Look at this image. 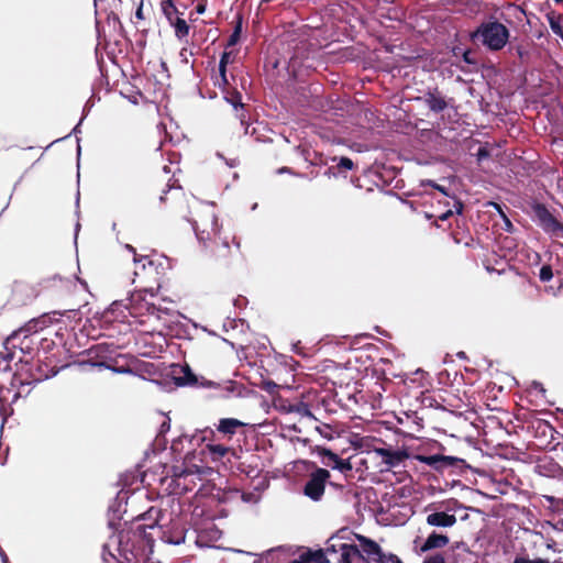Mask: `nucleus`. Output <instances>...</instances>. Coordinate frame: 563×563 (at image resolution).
I'll list each match as a JSON object with an SVG mask.
<instances>
[{"mask_svg":"<svg viewBox=\"0 0 563 563\" xmlns=\"http://www.w3.org/2000/svg\"><path fill=\"white\" fill-rule=\"evenodd\" d=\"M214 85H218L219 87H222V88L229 86V80L227 78V68H224L223 71L219 69V74L216 77Z\"/></svg>","mask_w":563,"mask_h":563,"instance_id":"nucleus-40","label":"nucleus"},{"mask_svg":"<svg viewBox=\"0 0 563 563\" xmlns=\"http://www.w3.org/2000/svg\"><path fill=\"white\" fill-rule=\"evenodd\" d=\"M399 561H400V559L396 554L384 553V558H382V561H377V563H398Z\"/></svg>","mask_w":563,"mask_h":563,"instance_id":"nucleus-45","label":"nucleus"},{"mask_svg":"<svg viewBox=\"0 0 563 563\" xmlns=\"http://www.w3.org/2000/svg\"><path fill=\"white\" fill-rule=\"evenodd\" d=\"M162 517L163 512L159 508L150 507L145 512L141 514L135 519L136 521H145V523H140L139 526H144L145 531H147V529H155L157 527L159 528Z\"/></svg>","mask_w":563,"mask_h":563,"instance_id":"nucleus-20","label":"nucleus"},{"mask_svg":"<svg viewBox=\"0 0 563 563\" xmlns=\"http://www.w3.org/2000/svg\"><path fill=\"white\" fill-rule=\"evenodd\" d=\"M532 209L539 225L547 233L563 238V224L550 212L545 205L536 203Z\"/></svg>","mask_w":563,"mask_h":563,"instance_id":"nucleus-10","label":"nucleus"},{"mask_svg":"<svg viewBox=\"0 0 563 563\" xmlns=\"http://www.w3.org/2000/svg\"><path fill=\"white\" fill-rule=\"evenodd\" d=\"M134 275L145 292L155 297L166 280L167 272L170 269L169 260L163 255L134 256Z\"/></svg>","mask_w":563,"mask_h":563,"instance_id":"nucleus-3","label":"nucleus"},{"mask_svg":"<svg viewBox=\"0 0 563 563\" xmlns=\"http://www.w3.org/2000/svg\"><path fill=\"white\" fill-rule=\"evenodd\" d=\"M192 475L194 473L191 471H181V473H176L175 479H173L174 490L177 494L191 490L195 486Z\"/></svg>","mask_w":563,"mask_h":563,"instance_id":"nucleus-21","label":"nucleus"},{"mask_svg":"<svg viewBox=\"0 0 563 563\" xmlns=\"http://www.w3.org/2000/svg\"><path fill=\"white\" fill-rule=\"evenodd\" d=\"M459 205H460V207H459V209H457V212H461V211H462V209H463V206H462L461 203H459Z\"/></svg>","mask_w":563,"mask_h":563,"instance_id":"nucleus-64","label":"nucleus"},{"mask_svg":"<svg viewBox=\"0 0 563 563\" xmlns=\"http://www.w3.org/2000/svg\"><path fill=\"white\" fill-rule=\"evenodd\" d=\"M514 563H551V562L549 560L542 559V558L530 559L529 556L518 555L515 558Z\"/></svg>","mask_w":563,"mask_h":563,"instance_id":"nucleus-36","label":"nucleus"},{"mask_svg":"<svg viewBox=\"0 0 563 563\" xmlns=\"http://www.w3.org/2000/svg\"><path fill=\"white\" fill-rule=\"evenodd\" d=\"M424 98L429 109L435 113L442 112L448 107L445 98L438 90V88L428 90L424 95Z\"/></svg>","mask_w":563,"mask_h":563,"instance_id":"nucleus-22","label":"nucleus"},{"mask_svg":"<svg viewBox=\"0 0 563 563\" xmlns=\"http://www.w3.org/2000/svg\"><path fill=\"white\" fill-rule=\"evenodd\" d=\"M229 63H230V53L223 52L220 57L219 69L223 71V69L227 68Z\"/></svg>","mask_w":563,"mask_h":563,"instance_id":"nucleus-46","label":"nucleus"},{"mask_svg":"<svg viewBox=\"0 0 563 563\" xmlns=\"http://www.w3.org/2000/svg\"><path fill=\"white\" fill-rule=\"evenodd\" d=\"M184 441L191 442V439L188 435H180L176 440L173 441L172 449L174 451H178L179 445L183 444Z\"/></svg>","mask_w":563,"mask_h":563,"instance_id":"nucleus-44","label":"nucleus"},{"mask_svg":"<svg viewBox=\"0 0 563 563\" xmlns=\"http://www.w3.org/2000/svg\"><path fill=\"white\" fill-rule=\"evenodd\" d=\"M21 286H22V284H20V283H15V284H14L13 292H14V294H15V292H18Z\"/></svg>","mask_w":563,"mask_h":563,"instance_id":"nucleus-60","label":"nucleus"},{"mask_svg":"<svg viewBox=\"0 0 563 563\" xmlns=\"http://www.w3.org/2000/svg\"><path fill=\"white\" fill-rule=\"evenodd\" d=\"M194 56V52L188 47H183L179 52V57L184 64H189V57Z\"/></svg>","mask_w":563,"mask_h":563,"instance_id":"nucleus-42","label":"nucleus"},{"mask_svg":"<svg viewBox=\"0 0 563 563\" xmlns=\"http://www.w3.org/2000/svg\"><path fill=\"white\" fill-rule=\"evenodd\" d=\"M197 238L216 260L223 263H228L234 254L240 252V243L235 236L223 230L216 217L210 221V229H197Z\"/></svg>","mask_w":563,"mask_h":563,"instance_id":"nucleus-2","label":"nucleus"},{"mask_svg":"<svg viewBox=\"0 0 563 563\" xmlns=\"http://www.w3.org/2000/svg\"><path fill=\"white\" fill-rule=\"evenodd\" d=\"M246 111L244 110L243 112L242 111H235V117L241 121V124H245L246 123Z\"/></svg>","mask_w":563,"mask_h":563,"instance_id":"nucleus-51","label":"nucleus"},{"mask_svg":"<svg viewBox=\"0 0 563 563\" xmlns=\"http://www.w3.org/2000/svg\"><path fill=\"white\" fill-rule=\"evenodd\" d=\"M19 339H20V335H14V336H12V338L8 339V340H7V343L12 342V346H13V347H15L16 345H15L14 341H15V340H19Z\"/></svg>","mask_w":563,"mask_h":563,"instance_id":"nucleus-56","label":"nucleus"},{"mask_svg":"<svg viewBox=\"0 0 563 563\" xmlns=\"http://www.w3.org/2000/svg\"><path fill=\"white\" fill-rule=\"evenodd\" d=\"M547 499L550 500L551 503H553L555 500L554 497H548V496H547Z\"/></svg>","mask_w":563,"mask_h":563,"instance_id":"nucleus-62","label":"nucleus"},{"mask_svg":"<svg viewBox=\"0 0 563 563\" xmlns=\"http://www.w3.org/2000/svg\"><path fill=\"white\" fill-rule=\"evenodd\" d=\"M227 101L231 103L235 111H244V104L242 103V96L239 91L234 90L225 97Z\"/></svg>","mask_w":563,"mask_h":563,"instance_id":"nucleus-31","label":"nucleus"},{"mask_svg":"<svg viewBox=\"0 0 563 563\" xmlns=\"http://www.w3.org/2000/svg\"><path fill=\"white\" fill-rule=\"evenodd\" d=\"M530 428L533 431L534 438L539 441L540 446L556 450L560 444L556 442L560 433L550 422L543 419H536L531 422Z\"/></svg>","mask_w":563,"mask_h":563,"instance_id":"nucleus-8","label":"nucleus"},{"mask_svg":"<svg viewBox=\"0 0 563 563\" xmlns=\"http://www.w3.org/2000/svg\"><path fill=\"white\" fill-rule=\"evenodd\" d=\"M291 563H310L308 560H295Z\"/></svg>","mask_w":563,"mask_h":563,"instance_id":"nucleus-61","label":"nucleus"},{"mask_svg":"<svg viewBox=\"0 0 563 563\" xmlns=\"http://www.w3.org/2000/svg\"><path fill=\"white\" fill-rule=\"evenodd\" d=\"M206 7H207L206 3H198L196 7V12L199 14L205 13Z\"/></svg>","mask_w":563,"mask_h":563,"instance_id":"nucleus-54","label":"nucleus"},{"mask_svg":"<svg viewBox=\"0 0 563 563\" xmlns=\"http://www.w3.org/2000/svg\"><path fill=\"white\" fill-rule=\"evenodd\" d=\"M238 471L249 477H254L260 473L257 465L253 466L252 464H246L245 462L239 463Z\"/></svg>","mask_w":563,"mask_h":563,"instance_id":"nucleus-33","label":"nucleus"},{"mask_svg":"<svg viewBox=\"0 0 563 563\" xmlns=\"http://www.w3.org/2000/svg\"><path fill=\"white\" fill-rule=\"evenodd\" d=\"M184 197L185 195L180 188H168V190H165L159 199L163 203H167L170 200L172 207H177L178 202L184 201Z\"/></svg>","mask_w":563,"mask_h":563,"instance_id":"nucleus-26","label":"nucleus"},{"mask_svg":"<svg viewBox=\"0 0 563 563\" xmlns=\"http://www.w3.org/2000/svg\"><path fill=\"white\" fill-rule=\"evenodd\" d=\"M115 372H119V373H131L132 371L130 368H119V369H114Z\"/></svg>","mask_w":563,"mask_h":563,"instance_id":"nucleus-59","label":"nucleus"},{"mask_svg":"<svg viewBox=\"0 0 563 563\" xmlns=\"http://www.w3.org/2000/svg\"><path fill=\"white\" fill-rule=\"evenodd\" d=\"M356 538L361 543V552L366 558L365 563H368V560H373L376 563L382 561L384 552L377 542L364 536H356Z\"/></svg>","mask_w":563,"mask_h":563,"instance_id":"nucleus-17","label":"nucleus"},{"mask_svg":"<svg viewBox=\"0 0 563 563\" xmlns=\"http://www.w3.org/2000/svg\"><path fill=\"white\" fill-rule=\"evenodd\" d=\"M314 452L322 457V464L333 470H338L343 474L352 472L353 466L351 461L341 459L336 453L324 446H316Z\"/></svg>","mask_w":563,"mask_h":563,"instance_id":"nucleus-12","label":"nucleus"},{"mask_svg":"<svg viewBox=\"0 0 563 563\" xmlns=\"http://www.w3.org/2000/svg\"><path fill=\"white\" fill-rule=\"evenodd\" d=\"M224 389L228 390V391H233V387H228L227 386V387H224Z\"/></svg>","mask_w":563,"mask_h":563,"instance_id":"nucleus-63","label":"nucleus"},{"mask_svg":"<svg viewBox=\"0 0 563 563\" xmlns=\"http://www.w3.org/2000/svg\"><path fill=\"white\" fill-rule=\"evenodd\" d=\"M427 185H429V186H431V187L435 188L437 190L441 191V192H442V194H444V195H448V194H446V190H445V188H444L443 186L437 185V184H435L434 181H432V180H428V181H427Z\"/></svg>","mask_w":563,"mask_h":563,"instance_id":"nucleus-50","label":"nucleus"},{"mask_svg":"<svg viewBox=\"0 0 563 563\" xmlns=\"http://www.w3.org/2000/svg\"><path fill=\"white\" fill-rule=\"evenodd\" d=\"M144 289H140L131 295L129 298L128 309L133 317L143 316H158L159 308L154 303L146 300Z\"/></svg>","mask_w":563,"mask_h":563,"instance_id":"nucleus-11","label":"nucleus"},{"mask_svg":"<svg viewBox=\"0 0 563 563\" xmlns=\"http://www.w3.org/2000/svg\"><path fill=\"white\" fill-rule=\"evenodd\" d=\"M159 530H162V539L167 543L178 545L185 542L187 530L180 520H172L166 528L159 526Z\"/></svg>","mask_w":563,"mask_h":563,"instance_id":"nucleus-15","label":"nucleus"},{"mask_svg":"<svg viewBox=\"0 0 563 563\" xmlns=\"http://www.w3.org/2000/svg\"><path fill=\"white\" fill-rule=\"evenodd\" d=\"M46 323V316H42L37 318L36 324H37V335L43 332V325Z\"/></svg>","mask_w":563,"mask_h":563,"instance_id":"nucleus-48","label":"nucleus"},{"mask_svg":"<svg viewBox=\"0 0 563 563\" xmlns=\"http://www.w3.org/2000/svg\"><path fill=\"white\" fill-rule=\"evenodd\" d=\"M181 471H190L187 467H184L183 465H176L172 468V481L175 479L176 473H181Z\"/></svg>","mask_w":563,"mask_h":563,"instance_id":"nucleus-49","label":"nucleus"},{"mask_svg":"<svg viewBox=\"0 0 563 563\" xmlns=\"http://www.w3.org/2000/svg\"><path fill=\"white\" fill-rule=\"evenodd\" d=\"M416 460L421 463H424L429 466L438 467V464H443L446 466H453L455 464L456 459L452 456L444 455H416Z\"/></svg>","mask_w":563,"mask_h":563,"instance_id":"nucleus-25","label":"nucleus"},{"mask_svg":"<svg viewBox=\"0 0 563 563\" xmlns=\"http://www.w3.org/2000/svg\"><path fill=\"white\" fill-rule=\"evenodd\" d=\"M556 529L563 531V518L558 521Z\"/></svg>","mask_w":563,"mask_h":563,"instance_id":"nucleus-58","label":"nucleus"},{"mask_svg":"<svg viewBox=\"0 0 563 563\" xmlns=\"http://www.w3.org/2000/svg\"><path fill=\"white\" fill-rule=\"evenodd\" d=\"M547 18H548V22H549V25H550L552 32L555 35L563 36V27L561 25V15L551 13V14H548Z\"/></svg>","mask_w":563,"mask_h":563,"instance_id":"nucleus-30","label":"nucleus"},{"mask_svg":"<svg viewBox=\"0 0 563 563\" xmlns=\"http://www.w3.org/2000/svg\"><path fill=\"white\" fill-rule=\"evenodd\" d=\"M246 422H243L235 418H222L219 420L217 431L221 434V439L231 440L239 430L245 428Z\"/></svg>","mask_w":563,"mask_h":563,"instance_id":"nucleus-18","label":"nucleus"},{"mask_svg":"<svg viewBox=\"0 0 563 563\" xmlns=\"http://www.w3.org/2000/svg\"><path fill=\"white\" fill-rule=\"evenodd\" d=\"M241 36V23H238V25L234 27L232 34L230 35L227 46H233L235 45Z\"/></svg>","mask_w":563,"mask_h":563,"instance_id":"nucleus-38","label":"nucleus"},{"mask_svg":"<svg viewBox=\"0 0 563 563\" xmlns=\"http://www.w3.org/2000/svg\"><path fill=\"white\" fill-rule=\"evenodd\" d=\"M553 277V271H552V267L550 265H543L541 268H540V273H539V278L542 280V282H549L551 280Z\"/></svg>","mask_w":563,"mask_h":563,"instance_id":"nucleus-37","label":"nucleus"},{"mask_svg":"<svg viewBox=\"0 0 563 563\" xmlns=\"http://www.w3.org/2000/svg\"><path fill=\"white\" fill-rule=\"evenodd\" d=\"M8 350V347H5ZM15 357V351L0 352V372L11 371V361Z\"/></svg>","mask_w":563,"mask_h":563,"instance_id":"nucleus-29","label":"nucleus"},{"mask_svg":"<svg viewBox=\"0 0 563 563\" xmlns=\"http://www.w3.org/2000/svg\"><path fill=\"white\" fill-rule=\"evenodd\" d=\"M450 542V539L446 534L438 533L433 531L426 539L423 544L420 548V552H428L434 549H442L446 547Z\"/></svg>","mask_w":563,"mask_h":563,"instance_id":"nucleus-24","label":"nucleus"},{"mask_svg":"<svg viewBox=\"0 0 563 563\" xmlns=\"http://www.w3.org/2000/svg\"><path fill=\"white\" fill-rule=\"evenodd\" d=\"M154 538L144 526L122 530L119 533L118 563H144L153 552Z\"/></svg>","mask_w":563,"mask_h":563,"instance_id":"nucleus-1","label":"nucleus"},{"mask_svg":"<svg viewBox=\"0 0 563 563\" xmlns=\"http://www.w3.org/2000/svg\"><path fill=\"white\" fill-rule=\"evenodd\" d=\"M509 36L510 32L507 26L496 20L481 23L471 33L473 42H479L492 52L501 51L508 43Z\"/></svg>","mask_w":563,"mask_h":563,"instance_id":"nucleus-4","label":"nucleus"},{"mask_svg":"<svg viewBox=\"0 0 563 563\" xmlns=\"http://www.w3.org/2000/svg\"><path fill=\"white\" fill-rule=\"evenodd\" d=\"M489 155H490L489 151L487 150V147H484V146L479 147L477 153H476V156H477L478 161L487 158Z\"/></svg>","mask_w":563,"mask_h":563,"instance_id":"nucleus-47","label":"nucleus"},{"mask_svg":"<svg viewBox=\"0 0 563 563\" xmlns=\"http://www.w3.org/2000/svg\"><path fill=\"white\" fill-rule=\"evenodd\" d=\"M168 429H169V422L164 421L161 426V432H164L165 430H168Z\"/></svg>","mask_w":563,"mask_h":563,"instance_id":"nucleus-57","label":"nucleus"},{"mask_svg":"<svg viewBox=\"0 0 563 563\" xmlns=\"http://www.w3.org/2000/svg\"><path fill=\"white\" fill-rule=\"evenodd\" d=\"M290 411L298 413L301 417H313L312 412L309 408V405L306 402H298L296 405L290 406Z\"/></svg>","mask_w":563,"mask_h":563,"instance_id":"nucleus-32","label":"nucleus"},{"mask_svg":"<svg viewBox=\"0 0 563 563\" xmlns=\"http://www.w3.org/2000/svg\"><path fill=\"white\" fill-rule=\"evenodd\" d=\"M375 453L382 457V461L388 465V467H396L409 457L405 449L393 450L391 448H376Z\"/></svg>","mask_w":563,"mask_h":563,"instance_id":"nucleus-16","label":"nucleus"},{"mask_svg":"<svg viewBox=\"0 0 563 563\" xmlns=\"http://www.w3.org/2000/svg\"><path fill=\"white\" fill-rule=\"evenodd\" d=\"M356 168L355 163L346 156H332L330 157V165L328 166L324 175L328 177H347V173Z\"/></svg>","mask_w":563,"mask_h":563,"instance_id":"nucleus-14","label":"nucleus"},{"mask_svg":"<svg viewBox=\"0 0 563 563\" xmlns=\"http://www.w3.org/2000/svg\"><path fill=\"white\" fill-rule=\"evenodd\" d=\"M19 350L21 353V356H19V362L22 364L21 366V374L24 371L25 366H30L31 362L33 361L34 356L32 354L33 352V338L32 335H24L19 343Z\"/></svg>","mask_w":563,"mask_h":563,"instance_id":"nucleus-19","label":"nucleus"},{"mask_svg":"<svg viewBox=\"0 0 563 563\" xmlns=\"http://www.w3.org/2000/svg\"><path fill=\"white\" fill-rule=\"evenodd\" d=\"M197 386L206 387V388H212V389H221L222 388L220 383H217V382H213V380H209V379H207L205 377H199V382H198Z\"/></svg>","mask_w":563,"mask_h":563,"instance_id":"nucleus-39","label":"nucleus"},{"mask_svg":"<svg viewBox=\"0 0 563 563\" xmlns=\"http://www.w3.org/2000/svg\"><path fill=\"white\" fill-rule=\"evenodd\" d=\"M183 372H184V376L176 378L177 385H179V386H186V385L197 386L198 385L199 377L196 376L188 366L184 367Z\"/></svg>","mask_w":563,"mask_h":563,"instance_id":"nucleus-28","label":"nucleus"},{"mask_svg":"<svg viewBox=\"0 0 563 563\" xmlns=\"http://www.w3.org/2000/svg\"><path fill=\"white\" fill-rule=\"evenodd\" d=\"M493 205H494V207H495V208H496V209L501 213L503 218L505 219L506 227H507V228H511V227H512V224H511L510 220H509V219H508V218L503 213V211H501V209H500L499 205H497V203H495V202H494Z\"/></svg>","mask_w":563,"mask_h":563,"instance_id":"nucleus-52","label":"nucleus"},{"mask_svg":"<svg viewBox=\"0 0 563 563\" xmlns=\"http://www.w3.org/2000/svg\"><path fill=\"white\" fill-rule=\"evenodd\" d=\"M56 347V344L53 339H49L48 336H41L40 338V346H37V353L40 352V349L44 351L45 354L48 353L52 349ZM37 362L40 363L37 365V382L42 379H47L54 375L57 374L58 369L63 366L58 365V361L55 357V354L52 356L45 355V357L42 360L37 355Z\"/></svg>","mask_w":563,"mask_h":563,"instance_id":"nucleus-5","label":"nucleus"},{"mask_svg":"<svg viewBox=\"0 0 563 563\" xmlns=\"http://www.w3.org/2000/svg\"><path fill=\"white\" fill-rule=\"evenodd\" d=\"M452 216H453V211L452 210H448L446 212H444L441 216H439V220L445 221V220H448Z\"/></svg>","mask_w":563,"mask_h":563,"instance_id":"nucleus-53","label":"nucleus"},{"mask_svg":"<svg viewBox=\"0 0 563 563\" xmlns=\"http://www.w3.org/2000/svg\"><path fill=\"white\" fill-rule=\"evenodd\" d=\"M329 553H340L338 563H353L357 561H366L361 550L355 544L340 543L338 545L332 544L327 548Z\"/></svg>","mask_w":563,"mask_h":563,"instance_id":"nucleus-13","label":"nucleus"},{"mask_svg":"<svg viewBox=\"0 0 563 563\" xmlns=\"http://www.w3.org/2000/svg\"><path fill=\"white\" fill-rule=\"evenodd\" d=\"M162 11L172 26L175 29V36L183 40L189 34V25L186 20L178 16L181 14L174 3V0H162Z\"/></svg>","mask_w":563,"mask_h":563,"instance_id":"nucleus-9","label":"nucleus"},{"mask_svg":"<svg viewBox=\"0 0 563 563\" xmlns=\"http://www.w3.org/2000/svg\"><path fill=\"white\" fill-rule=\"evenodd\" d=\"M327 550L323 551V550H317V551H313V552H310L309 554V559L310 561L314 562V563H330V560L327 558Z\"/></svg>","mask_w":563,"mask_h":563,"instance_id":"nucleus-34","label":"nucleus"},{"mask_svg":"<svg viewBox=\"0 0 563 563\" xmlns=\"http://www.w3.org/2000/svg\"><path fill=\"white\" fill-rule=\"evenodd\" d=\"M207 449L209 453L212 455L213 460H220L225 456L228 453H232L235 455V451L229 446L223 444H207Z\"/></svg>","mask_w":563,"mask_h":563,"instance_id":"nucleus-27","label":"nucleus"},{"mask_svg":"<svg viewBox=\"0 0 563 563\" xmlns=\"http://www.w3.org/2000/svg\"><path fill=\"white\" fill-rule=\"evenodd\" d=\"M312 165H330V157L324 158L322 154L314 153V158L311 162Z\"/></svg>","mask_w":563,"mask_h":563,"instance_id":"nucleus-43","label":"nucleus"},{"mask_svg":"<svg viewBox=\"0 0 563 563\" xmlns=\"http://www.w3.org/2000/svg\"><path fill=\"white\" fill-rule=\"evenodd\" d=\"M135 16L140 20L143 19V10H142V5L139 7V9L136 10L135 12Z\"/></svg>","mask_w":563,"mask_h":563,"instance_id":"nucleus-55","label":"nucleus"},{"mask_svg":"<svg viewBox=\"0 0 563 563\" xmlns=\"http://www.w3.org/2000/svg\"><path fill=\"white\" fill-rule=\"evenodd\" d=\"M316 430L320 433L321 437L328 440L333 439L334 430L330 424L323 423L321 426H318Z\"/></svg>","mask_w":563,"mask_h":563,"instance_id":"nucleus-35","label":"nucleus"},{"mask_svg":"<svg viewBox=\"0 0 563 563\" xmlns=\"http://www.w3.org/2000/svg\"><path fill=\"white\" fill-rule=\"evenodd\" d=\"M427 523L432 527H453L457 519L455 515H450L444 511L432 512L427 516Z\"/></svg>","mask_w":563,"mask_h":563,"instance_id":"nucleus-23","label":"nucleus"},{"mask_svg":"<svg viewBox=\"0 0 563 563\" xmlns=\"http://www.w3.org/2000/svg\"><path fill=\"white\" fill-rule=\"evenodd\" d=\"M330 472L322 467H316L308 476L303 486V495L313 501H319L324 495L325 485L330 478Z\"/></svg>","mask_w":563,"mask_h":563,"instance_id":"nucleus-7","label":"nucleus"},{"mask_svg":"<svg viewBox=\"0 0 563 563\" xmlns=\"http://www.w3.org/2000/svg\"><path fill=\"white\" fill-rule=\"evenodd\" d=\"M462 58L466 64L477 66V60L476 58L473 57V53L471 49L464 51L462 54Z\"/></svg>","mask_w":563,"mask_h":563,"instance_id":"nucleus-41","label":"nucleus"},{"mask_svg":"<svg viewBox=\"0 0 563 563\" xmlns=\"http://www.w3.org/2000/svg\"><path fill=\"white\" fill-rule=\"evenodd\" d=\"M71 280L63 277L59 273L53 275H43L38 282L40 289H37V296L52 299L60 297L67 292L70 288Z\"/></svg>","mask_w":563,"mask_h":563,"instance_id":"nucleus-6","label":"nucleus"}]
</instances>
